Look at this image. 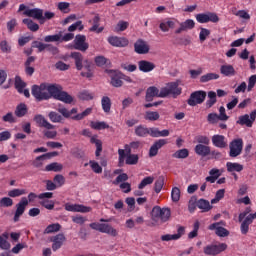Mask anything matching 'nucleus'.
<instances>
[{
	"instance_id": "1",
	"label": "nucleus",
	"mask_w": 256,
	"mask_h": 256,
	"mask_svg": "<svg viewBox=\"0 0 256 256\" xmlns=\"http://www.w3.org/2000/svg\"><path fill=\"white\" fill-rule=\"evenodd\" d=\"M46 92L48 95V99H56L57 101H62V103H66L67 105H71L73 103V96L69 95L66 91H63V87L56 84H46Z\"/></svg>"
},
{
	"instance_id": "2",
	"label": "nucleus",
	"mask_w": 256,
	"mask_h": 256,
	"mask_svg": "<svg viewBox=\"0 0 256 256\" xmlns=\"http://www.w3.org/2000/svg\"><path fill=\"white\" fill-rule=\"evenodd\" d=\"M151 219L154 223H167L171 219V208L154 206L151 211Z\"/></svg>"
},
{
	"instance_id": "3",
	"label": "nucleus",
	"mask_w": 256,
	"mask_h": 256,
	"mask_svg": "<svg viewBox=\"0 0 256 256\" xmlns=\"http://www.w3.org/2000/svg\"><path fill=\"white\" fill-rule=\"evenodd\" d=\"M23 11V15L25 17H31L32 19H36V21H39L41 23V20L43 19V9L41 8H29L25 4H20L18 8V13H21Z\"/></svg>"
},
{
	"instance_id": "4",
	"label": "nucleus",
	"mask_w": 256,
	"mask_h": 256,
	"mask_svg": "<svg viewBox=\"0 0 256 256\" xmlns=\"http://www.w3.org/2000/svg\"><path fill=\"white\" fill-rule=\"evenodd\" d=\"M119 155V165H123V163H126V165H137L139 163V155L137 154H131V149L127 150V154H125L124 149L118 150ZM126 157V160H125Z\"/></svg>"
},
{
	"instance_id": "5",
	"label": "nucleus",
	"mask_w": 256,
	"mask_h": 256,
	"mask_svg": "<svg viewBox=\"0 0 256 256\" xmlns=\"http://www.w3.org/2000/svg\"><path fill=\"white\" fill-rule=\"evenodd\" d=\"M31 94L36 99V101H49V94H47L46 83L33 85L31 88Z\"/></svg>"
},
{
	"instance_id": "6",
	"label": "nucleus",
	"mask_w": 256,
	"mask_h": 256,
	"mask_svg": "<svg viewBox=\"0 0 256 256\" xmlns=\"http://www.w3.org/2000/svg\"><path fill=\"white\" fill-rule=\"evenodd\" d=\"M89 227H91L94 231H99V233H106L107 235H111V237H117L119 234L117 229L105 223L93 222L89 224Z\"/></svg>"
},
{
	"instance_id": "7",
	"label": "nucleus",
	"mask_w": 256,
	"mask_h": 256,
	"mask_svg": "<svg viewBox=\"0 0 256 256\" xmlns=\"http://www.w3.org/2000/svg\"><path fill=\"white\" fill-rule=\"evenodd\" d=\"M205 99H207V92L203 90H198L190 94L187 103L190 105V107H195L197 105H201L202 103H204Z\"/></svg>"
},
{
	"instance_id": "8",
	"label": "nucleus",
	"mask_w": 256,
	"mask_h": 256,
	"mask_svg": "<svg viewBox=\"0 0 256 256\" xmlns=\"http://www.w3.org/2000/svg\"><path fill=\"white\" fill-rule=\"evenodd\" d=\"M229 157L235 159V157H239L241 153H243V139L237 138L230 142L229 144Z\"/></svg>"
},
{
	"instance_id": "9",
	"label": "nucleus",
	"mask_w": 256,
	"mask_h": 256,
	"mask_svg": "<svg viewBox=\"0 0 256 256\" xmlns=\"http://www.w3.org/2000/svg\"><path fill=\"white\" fill-rule=\"evenodd\" d=\"M256 119V110L252 111L249 114H244L238 117V120L236 121L237 125H241V127H253V123H255Z\"/></svg>"
},
{
	"instance_id": "10",
	"label": "nucleus",
	"mask_w": 256,
	"mask_h": 256,
	"mask_svg": "<svg viewBox=\"0 0 256 256\" xmlns=\"http://www.w3.org/2000/svg\"><path fill=\"white\" fill-rule=\"evenodd\" d=\"M73 43V49H76V51H82L85 53V51L89 49V43H87V36L85 35L77 34Z\"/></svg>"
},
{
	"instance_id": "11",
	"label": "nucleus",
	"mask_w": 256,
	"mask_h": 256,
	"mask_svg": "<svg viewBox=\"0 0 256 256\" xmlns=\"http://www.w3.org/2000/svg\"><path fill=\"white\" fill-rule=\"evenodd\" d=\"M110 77V84L112 87H123V73L119 70H106Z\"/></svg>"
},
{
	"instance_id": "12",
	"label": "nucleus",
	"mask_w": 256,
	"mask_h": 256,
	"mask_svg": "<svg viewBox=\"0 0 256 256\" xmlns=\"http://www.w3.org/2000/svg\"><path fill=\"white\" fill-rule=\"evenodd\" d=\"M196 21L198 23H219V16L214 12L199 13L196 15Z\"/></svg>"
},
{
	"instance_id": "13",
	"label": "nucleus",
	"mask_w": 256,
	"mask_h": 256,
	"mask_svg": "<svg viewBox=\"0 0 256 256\" xmlns=\"http://www.w3.org/2000/svg\"><path fill=\"white\" fill-rule=\"evenodd\" d=\"M227 250V245L225 243L220 244H212L204 247V254L205 255H219V253H223V251Z\"/></svg>"
},
{
	"instance_id": "14",
	"label": "nucleus",
	"mask_w": 256,
	"mask_h": 256,
	"mask_svg": "<svg viewBox=\"0 0 256 256\" xmlns=\"http://www.w3.org/2000/svg\"><path fill=\"white\" fill-rule=\"evenodd\" d=\"M27 205H29V200H27V197H22L20 202L16 204V211L13 218L14 223H18L19 219H21V216L23 213H25Z\"/></svg>"
},
{
	"instance_id": "15",
	"label": "nucleus",
	"mask_w": 256,
	"mask_h": 256,
	"mask_svg": "<svg viewBox=\"0 0 256 256\" xmlns=\"http://www.w3.org/2000/svg\"><path fill=\"white\" fill-rule=\"evenodd\" d=\"M64 207L66 211H70L72 213H91L93 210L91 207L81 204L66 203Z\"/></svg>"
},
{
	"instance_id": "16",
	"label": "nucleus",
	"mask_w": 256,
	"mask_h": 256,
	"mask_svg": "<svg viewBox=\"0 0 256 256\" xmlns=\"http://www.w3.org/2000/svg\"><path fill=\"white\" fill-rule=\"evenodd\" d=\"M57 155H59V152H55V151L42 154L35 158V160L32 162V165L36 169H39L43 167L44 161H47V159H53V157H57Z\"/></svg>"
},
{
	"instance_id": "17",
	"label": "nucleus",
	"mask_w": 256,
	"mask_h": 256,
	"mask_svg": "<svg viewBox=\"0 0 256 256\" xmlns=\"http://www.w3.org/2000/svg\"><path fill=\"white\" fill-rule=\"evenodd\" d=\"M221 225H225V223H223V221L215 222L209 225L208 229L210 231H215V234L218 237H229V230H227V228L221 227Z\"/></svg>"
},
{
	"instance_id": "18",
	"label": "nucleus",
	"mask_w": 256,
	"mask_h": 256,
	"mask_svg": "<svg viewBox=\"0 0 256 256\" xmlns=\"http://www.w3.org/2000/svg\"><path fill=\"white\" fill-rule=\"evenodd\" d=\"M108 43L112 45V47H127L129 40L125 37L110 36L108 37Z\"/></svg>"
},
{
	"instance_id": "19",
	"label": "nucleus",
	"mask_w": 256,
	"mask_h": 256,
	"mask_svg": "<svg viewBox=\"0 0 256 256\" xmlns=\"http://www.w3.org/2000/svg\"><path fill=\"white\" fill-rule=\"evenodd\" d=\"M149 49L147 42L143 39H138L134 43V51L135 53H138V55H147V53H149Z\"/></svg>"
},
{
	"instance_id": "20",
	"label": "nucleus",
	"mask_w": 256,
	"mask_h": 256,
	"mask_svg": "<svg viewBox=\"0 0 256 256\" xmlns=\"http://www.w3.org/2000/svg\"><path fill=\"white\" fill-rule=\"evenodd\" d=\"M167 145V139H159L153 143L149 149V157H157L159 149Z\"/></svg>"
},
{
	"instance_id": "21",
	"label": "nucleus",
	"mask_w": 256,
	"mask_h": 256,
	"mask_svg": "<svg viewBox=\"0 0 256 256\" xmlns=\"http://www.w3.org/2000/svg\"><path fill=\"white\" fill-rule=\"evenodd\" d=\"M153 129L154 127L149 128L145 125L140 124L135 127L134 133L136 137L145 138V137H149V135L151 137V133L153 132Z\"/></svg>"
},
{
	"instance_id": "22",
	"label": "nucleus",
	"mask_w": 256,
	"mask_h": 256,
	"mask_svg": "<svg viewBox=\"0 0 256 256\" xmlns=\"http://www.w3.org/2000/svg\"><path fill=\"white\" fill-rule=\"evenodd\" d=\"M212 145L218 149H225L227 147V138L224 135L216 134L212 136Z\"/></svg>"
},
{
	"instance_id": "23",
	"label": "nucleus",
	"mask_w": 256,
	"mask_h": 256,
	"mask_svg": "<svg viewBox=\"0 0 256 256\" xmlns=\"http://www.w3.org/2000/svg\"><path fill=\"white\" fill-rule=\"evenodd\" d=\"M34 121L35 123H37L38 127H43L44 129H55V125L49 123V121H47V119H45V116L41 115V114H37L36 116H34Z\"/></svg>"
},
{
	"instance_id": "24",
	"label": "nucleus",
	"mask_w": 256,
	"mask_h": 256,
	"mask_svg": "<svg viewBox=\"0 0 256 256\" xmlns=\"http://www.w3.org/2000/svg\"><path fill=\"white\" fill-rule=\"evenodd\" d=\"M70 58L74 60L77 71L83 70V67H85V60H83V54H81L80 52H71Z\"/></svg>"
},
{
	"instance_id": "25",
	"label": "nucleus",
	"mask_w": 256,
	"mask_h": 256,
	"mask_svg": "<svg viewBox=\"0 0 256 256\" xmlns=\"http://www.w3.org/2000/svg\"><path fill=\"white\" fill-rule=\"evenodd\" d=\"M185 235V227L180 226L177 229V234H166L161 236L162 241H177V239H181Z\"/></svg>"
},
{
	"instance_id": "26",
	"label": "nucleus",
	"mask_w": 256,
	"mask_h": 256,
	"mask_svg": "<svg viewBox=\"0 0 256 256\" xmlns=\"http://www.w3.org/2000/svg\"><path fill=\"white\" fill-rule=\"evenodd\" d=\"M191 29H195V21L193 19H187L184 22L180 23V27L175 30L176 35L183 33V31H191Z\"/></svg>"
},
{
	"instance_id": "27",
	"label": "nucleus",
	"mask_w": 256,
	"mask_h": 256,
	"mask_svg": "<svg viewBox=\"0 0 256 256\" xmlns=\"http://www.w3.org/2000/svg\"><path fill=\"white\" fill-rule=\"evenodd\" d=\"M220 73L223 77H235L237 75V71H235V67L231 64H223L220 66Z\"/></svg>"
},
{
	"instance_id": "28",
	"label": "nucleus",
	"mask_w": 256,
	"mask_h": 256,
	"mask_svg": "<svg viewBox=\"0 0 256 256\" xmlns=\"http://www.w3.org/2000/svg\"><path fill=\"white\" fill-rule=\"evenodd\" d=\"M155 67V63L149 62L147 60H140L138 62V69L139 71H142V73H151Z\"/></svg>"
},
{
	"instance_id": "29",
	"label": "nucleus",
	"mask_w": 256,
	"mask_h": 256,
	"mask_svg": "<svg viewBox=\"0 0 256 256\" xmlns=\"http://www.w3.org/2000/svg\"><path fill=\"white\" fill-rule=\"evenodd\" d=\"M194 151L196 155H199L200 157H207L211 155V147L205 145V144H198L195 146Z\"/></svg>"
},
{
	"instance_id": "30",
	"label": "nucleus",
	"mask_w": 256,
	"mask_h": 256,
	"mask_svg": "<svg viewBox=\"0 0 256 256\" xmlns=\"http://www.w3.org/2000/svg\"><path fill=\"white\" fill-rule=\"evenodd\" d=\"M168 90L170 91V95H173V97H179L181 95L183 89L179 87V82H169L167 84Z\"/></svg>"
},
{
	"instance_id": "31",
	"label": "nucleus",
	"mask_w": 256,
	"mask_h": 256,
	"mask_svg": "<svg viewBox=\"0 0 256 256\" xmlns=\"http://www.w3.org/2000/svg\"><path fill=\"white\" fill-rule=\"evenodd\" d=\"M154 97H159V90L155 86H150L146 90L145 101H147L148 103H151Z\"/></svg>"
},
{
	"instance_id": "32",
	"label": "nucleus",
	"mask_w": 256,
	"mask_h": 256,
	"mask_svg": "<svg viewBox=\"0 0 256 256\" xmlns=\"http://www.w3.org/2000/svg\"><path fill=\"white\" fill-rule=\"evenodd\" d=\"M196 206L198 207V209H201L203 213H207L213 209V206L211 205V203L208 200L203 198L199 199L196 202Z\"/></svg>"
},
{
	"instance_id": "33",
	"label": "nucleus",
	"mask_w": 256,
	"mask_h": 256,
	"mask_svg": "<svg viewBox=\"0 0 256 256\" xmlns=\"http://www.w3.org/2000/svg\"><path fill=\"white\" fill-rule=\"evenodd\" d=\"M64 241H65V235L63 234L56 235L53 239L52 250L58 251V249H61V247H63Z\"/></svg>"
},
{
	"instance_id": "34",
	"label": "nucleus",
	"mask_w": 256,
	"mask_h": 256,
	"mask_svg": "<svg viewBox=\"0 0 256 256\" xmlns=\"http://www.w3.org/2000/svg\"><path fill=\"white\" fill-rule=\"evenodd\" d=\"M226 168L228 173H233L234 171L241 173V171H243V165L237 162H227Z\"/></svg>"
},
{
	"instance_id": "35",
	"label": "nucleus",
	"mask_w": 256,
	"mask_h": 256,
	"mask_svg": "<svg viewBox=\"0 0 256 256\" xmlns=\"http://www.w3.org/2000/svg\"><path fill=\"white\" fill-rule=\"evenodd\" d=\"M9 239V234L4 233L0 235V249L3 251H9L11 249V243L7 241Z\"/></svg>"
},
{
	"instance_id": "36",
	"label": "nucleus",
	"mask_w": 256,
	"mask_h": 256,
	"mask_svg": "<svg viewBox=\"0 0 256 256\" xmlns=\"http://www.w3.org/2000/svg\"><path fill=\"white\" fill-rule=\"evenodd\" d=\"M90 127L95 131H103V129H109V124H107L105 121H91Z\"/></svg>"
},
{
	"instance_id": "37",
	"label": "nucleus",
	"mask_w": 256,
	"mask_h": 256,
	"mask_svg": "<svg viewBox=\"0 0 256 256\" xmlns=\"http://www.w3.org/2000/svg\"><path fill=\"white\" fill-rule=\"evenodd\" d=\"M215 103H217V93L215 91H209L208 100L205 103L206 109H211Z\"/></svg>"
},
{
	"instance_id": "38",
	"label": "nucleus",
	"mask_w": 256,
	"mask_h": 256,
	"mask_svg": "<svg viewBox=\"0 0 256 256\" xmlns=\"http://www.w3.org/2000/svg\"><path fill=\"white\" fill-rule=\"evenodd\" d=\"M22 23L26 25L27 29H29V31H32V33H36V31L39 29V24L35 23L29 18L23 19Z\"/></svg>"
},
{
	"instance_id": "39",
	"label": "nucleus",
	"mask_w": 256,
	"mask_h": 256,
	"mask_svg": "<svg viewBox=\"0 0 256 256\" xmlns=\"http://www.w3.org/2000/svg\"><path fill=\"white\" fill-rule=\"evenodd\" d=\"M101 105L104 113H111V98H109L108 96H103L101 99Z\"/></svg>"
},
{
	"instance_id": "40",
	"label": "nucleus",
	"mask_w": 256,
	"mask_h": 256,
	"mask_svg": "<svg viewBox=\"0 0 256 256\" xmlns=\"http://www.w3.org/2000/svg\"><path fill=\"white\" fill-rule=\"evenodd\" d=\"M78 111L79 110H77V108H72L70 111L65 107L58 108V113H61L65 117V119H69L71 115H77Z\"/></svg>"
},
{
	"instance_id": "41",
	"label": "nucleus",
	"mask_w": 256,
	"mask_h": 256,
	"mask_svg": "<svg viewBox=\"0 0 256 256\" xmlns=\"http://www.w3.org/2000/svg\"><path fill=\"white\" fill-rule=\"evenodd\" d=\"M219 77L220 76L217 73H213V72L207 73L200 77V83H209V81H215V80L219 79Z\"/></svg>"
},
{
	"instance_id": "42",
	"label": "nucleus",
	"mask_w": 256,
	"mask_h": 256,
	"mask_svg": "<svg viewBox=\"0 0 256 256\" xmlns=\"http://www.w3.org/2000/svg\"><path fill=\"white\" fill-rule=\"evenodd\" d=\"M84 69L86 72H81V77H86V79H91L93 77V71L91 70V62L89 60L84 61Z\"/></svg>"
},
{
	"instance_id": "43",
	"label": "nucleus",
	"mask_w": 256,
	"mask_h": 256,
	"mask_svg": "<svg viewBox=\"0 0 256 256\" xmlns=\"http://www.w3.org/2000/svg\"><path fill=\"white\" fill-rule=\"evenodd\" d=\"M14 113L16 117H25L27 115V104L20 103L19 105H17Z\"/></svg>"
},
{
	"instance_id": "44",
	"label": "nucleus",
	"mask_w": 256,
	"mask_h": 256,
	"mask_svg": "<svg viewBox=\"0 0 256 256\" xmlns=\"http://www.w3.org/2000/svg\"><path fill=\"white\" fill-rule=\"evenodd\" d=\"M160 117L157 111H146L144 115L145 121H159Z\"/></svg>"
},
{
	"instance_id": "45",
	"label": "nucleus",
	"mask_w": 256,
	"mask_h": 256,
	"mask_svg": "<svg viewBox=\"0 0 256 256\" xmlns=\"http://www.w3.org/2000/svg\"><path fill=\"white\" fill-rule=\"evenodd\" d=\"M91 113H93V108H87L82 113L71 116V119L73 121H81V120L85 119V117H88V115H91Z\"/></svg>"
},
{
	"instance_id": "46",
	"label": "nucleus",
	"mask_w": 256,
	"mask_h": 256,
	"mask_svg": "<svg viewBox=\"0 0 256 256\" xmlns=\"http://www.w3.org/2000/svg\"><path fill=\"white\" fill-rule=\"evenodd\" d=\"M172 157L174 159H187V157H189V149L183 148L177 150L175 153L172 154Z\"/></svg>"
},
{
	"instance_id": "47",
	"label": "nucleus",
	"mask_w": 256,
	"mask_h": 256,
	"mask_svg": "<svg viewBox=\"0 0 256 256\" xmlns=\"http://www.w3.org/2000/svg\"><path fill=\"white\" fill-rule=\"evenodd\" d=\"M15 89H17L18 93H23V89H25V87H27V83H25V81H23V79H21V76H16L15 77Z\"/></svg>"
},
{
	"instance_id": "48",
	"label": "nucleus",
	"mask_w": 256,
	"mask_h": 256,
	"mask_svg": "<svg viewBox=\"0 0 256 256\" xmlns=\"http://www.w3.org/2000/svg\"><path fill=\"white\" fill-rule=\"evenodd\" d=\"M252 223L253 222L248 217L241 221L240 231L242 235H247L249 233V225Z\"/></svg>"
},
{
	"instance_id": "49",
	"label": "nucleus",
	"mask_w": 256,
	"mask_h": 256,
	"mask_svg": "<svg viewBox=\"0 0 256 256\" xmlns=\"http://www.w3.org/2000/svg\"><path fill=\"white\" fill-rule=\"evenodd\" d=\"M151 137L157 138V137H169V130L165 129L160 131L159 128H153L151 132Z\"/></svg>"
},
{
	"instance_id": "50",
	"label": "nucleus",
	"mask_w": 256,
	"mask_h": 256,
	"mask_svg": "<svg viewBox=\"0 0 256 256\" xmlns=\"http://www.w3.org/2000/svg\"><path fill=\"white\" fill-rule=\"evenodd\" d=\"M63 170V165L57 163V162H53L51 164H48L45 167V171H54V173H59V171Z\"/></svg>"
},
{
	"instance_id": "51",
	"label": "nucleus",
	"mask_w": 256,
	"mask_h": 256,
	"mask_svg": "<svg viewBox=\"0 0 256 256\" xmlns=\"http://www.w3.org/2000/svg\"><path fill=\"white\" fill-rule=\"evenodd\" d=\"M171 199L173 203H179V200L181 199V189H179V187L172 188Z\"/></svg>"
},
{
	"instance_id": "52",
	"label": "nucleus",
	"mask_w": 256,
	"mask_h": 256,
	"mask_svg": "<svg viewBox=\"0 0 256 256\" xmlns=\"http://www.w3.org/2000/svg\"><path fill=\"white\" fill-rule=\"evenodd\" d=\"M175 27V22L172 20H168L166 22L160 23V29L163 33H167L169 29H173Z\"/></svg>"
},
{
	"instance_id": "53",
	"label": "nucleus",
	"mask_w": 256,
	"mask_h": 256,
	"mask_svg": "<svg viewBox=\"0 0 256 256\" xmlns=\"http://www.w3.org/2000/svg\"><path fill=\"white\" fill-rule=\"evenodd\" d=\"M61 230V224L55 223V224H50L46 227L44 230L45 234H50V233H57V231Z\"/></svg>"
},
{
	"instance_id": "54",
	"label": "nucleus",
	"mask_w": 256,
	"mask_h": 256,
	"mask_svg": "<svg viewBox=\"0 0 256 256\" xmlns=\"http://www.w3.org/2000/svg\"><path fill=\"white\" fill-rule=\"evenodd\" d=\"M90 143L96 145V151H98V153H101V151H103V142L97 138V135L91 137Z\"/></svg>"
},
{
	"instance_id": "55",
	"label": "nucleus",
	"mask_w": 256,
	"mask_h": 256,
	"mask_svg": "<svg viewBox=\"0 0 256 256\" xmlns=\"http://www.w3.org/2000/svg\"><path fill=\"white\" fill-rule=\"evenodd\" d=\"M48 117L50 121H52V123H61V121H63V116H61L59 113L55 111H51L48 114Z\"/></svg>"
},
{
	"instance_id": "56",
	"label": "nucleus",
	"mask_w": 256,
	"mask_h": 256,
	"mask_svg": "<svg viewBox=\"0 0 256 256\" xmlns=\"http://www.w3.org/2000/svg\"><path fill=\"white\" fill-rule=\"evenodd\" d=\"M153 181H155V178L153 176L145 177L138 185V189H145L147 185H152Z\"/></svg>"
},
{
	"instance_id": "57",
	"label": "nucleus",
	"mask_w": 256,
	"mask_h": 256,
	"mask_svg": "<svg viewBox=\"0 0 256 256\" xmlns=\"http://www.w3.org/2000/svg\"><path fill=\"white\" fill-rule=\"evenodd\" d=\"M39 203L44 207V209H48L49 211H53V209H55V202L53 200H40Z\"/></svg>"
},
{
	"instance_id": "58",
	"label": "nucleus",
	"mask_w": 256,
	"mask_h": 256,
	"mask_svg": "<svg viewBox=\"0 0 256 256\" xmlns=\"http://www.w3.org/2000/svg\"><path fill=\"white\" fill-rule=\"evenodd\" d=\"M77 29H79V31H83V29H85V26H83V22L81 20L75 22L68 27V31L70 33H73V31H77Z\"/></svg>"
},
{
	"instance_id": "59",
	"label": "nucleus",
	"mask_w": 256,
	"mask_h": 256,
	"mask_svg": "<svg viewBox=\"0 0 256 256\" xmlns=\"http://www.w3.org/2000/svg\"><path fill=\"white\" fill-rule=\"evenodd\" d=\"M10 197H21V195H27V190L15 188L8 192Z\"/></svg>"
},
{
	"instance_id": "60",
	"label": "nucleus",
	"mask_w": 256,
	"mask_h": 256,
	"mask_svg": "<svg viewBox=\"0 0 256 256\" xmlns=\"http://www.w3.org/2000/svg\"><path fill=\"white\" fill-rule=\"evenodd\" d=\"M210 35H211V30L207 28H201L199 33L200 43H204V41H206L207 37H209Z\"/></svg>"
},
{
	"instance_id": "61",
	"label": "nucleus",
	"mask_w": 256,
	"mask_h": 256,
	"mask_svg": "<svg viewBox=\"0 0 256 256\" xmlns=\"http://www.w3.org/2000/svg\"><path fill=\"white\" fill-rule=\"evenodd\" d=\"M128 27H129V22H126V21L121 20V21H119V22L117 23V25H116V27H115V31H116L117 33H119V32H121V31L127 30Z\"/></svg>"
},
{
	"instance_id": "62",
	"label": "nucleus",
	"mask_w": 256,
	"mask_h": 256,
	"mask_svg": "<svg viewBox=\"0 0 256 256\" xmlns=\"http://www.w3.org/2000/svg\"><path fill=\"white\" fill-rule=\"evenodd\" d=\"M45 43H55L61 41V34L48 35L44 37Z\"/></svg>"
},
{
	"instance_id": "63",
	"label": "nucleus",
	"mask_w": 256,
	"mask_h": 256,
	"mask_svg": "<svg viewBox=\"0 0 256 256\" xmlns=\"http://www.w3.org/2000/svg\"><path fill=\"white\" fill-rule=\"evenodd\" d=\"M199 221H196L193 225V230L188 234V239H195L199 233Z\"/></svg>"
},
{
	"instance_id": "64",
	"label": "nucleus",
	"mask_w": 256,
	"mask_h": 256,
	"mask_svg": "<svg viewBox=\"0 0 256 256\" xmlns=\"http://www.w3.org/2000/svg\"><path fill=\"white\" fill-rule=\"evenodd\" d=\"M0 207H13V199L9 197H3L0 200Z\"/></svg>"
}]
</instances>
